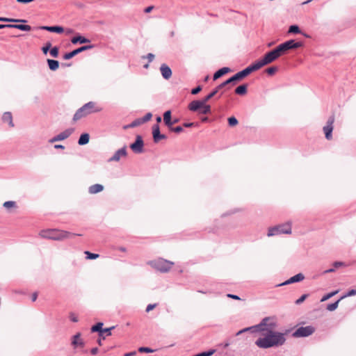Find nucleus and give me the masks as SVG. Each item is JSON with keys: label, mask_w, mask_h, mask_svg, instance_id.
<instances>
[{"label": "nucleus", "mask_w": 356, "mask_h": 356, "mask_svg": "<svg viewBox=\"0 0 356 356\" xmlns=\"http://www.w3.org/2000/svg\"><path fill=\"white\" fill-rule=\"evenodd\" d=\"M201 90H202V87L199 86L196 87L195 88H193L191 90V93L193 95H196V94L199 93Z\"/></svg>", "instance_id": "50"}, {"label": "nucleus", "mask_w": 356, "mask_h": 356, "mask_svg": "<svg viewBox=\"0 0 356 356\" xmlns=\"http://www.w3.org/2000/svg\"><path fill=\"white\" fill-rule=\"evenodd\" d=\"M104 186L101 184H96L90 186V193H97L102 191Z\"/></svg>", "instance_id": "30"}, {"label": "nucleus", "mask_w": 356, "mask_h": 356, "mask_svg": "<svg viewBox=\"0 0 356 356\" xmlns=\"http://www.w3.org/2000/svg\"><path fill=\"white\" fill-rule=\"evenodd\" d=\"M300 29L296 25H292L289 27V33H300Z\"/></svg>", "instance_id": "44"}, {"label": "nucleus", "mask_w": 356, "mask_h": 356, "mask_svg": "<svg viewBox=\"0 0 356 356\" xmlns=\"http://www.w3.org/2000/svg\"><path fill=\"white\" fill-rule=\"evenodd\" d=\"M193 123L191 122V123H184V127H191L193 126Z\"/></svg>", "instance_id": "64"}, {"label": "nucleus", "mask_w": 356, "mask_h": 356, "mask_svg": "<svg viewBox=\"0 0 356 356\" xmlns=\"http://www.w3.org/2000/svg\"><path fill=\"white\" fill-rule=\"evenodd\" d=\"M228 86L227 83H225V81L220 84L214 90H216L217 92L222 89L224 87Z\"/></svg>", "instance_id": "54"}, {"label": "nucleus", "mask_w": 356, "mask_h": 356, "mask_svg": "<svg viewBox=\"0 0 356 356\" xmlns=\"http://www.w3.org/2000/svg\"><path fill=\"white\" fill-rule=\"evenodd\" d=\"M338 292H339V291H338V290H337V291H332V292H331V293H327V294L325 295V296L322 298V299H321V302H324V301H325V300H327L330 299V298H332V296H335L336 294H337V293H338Z\"/></svg>", "instance_id": "39"}, {"label": "nucleus", "mask_w": 356, "mask_h": 356, "mask_svg": "<svg viewBox=\"0 0 356 356\" xmlns=\"http://www.w3.org/2000/svg\"><path fill=\"white\" fill-rule=\"evenodd\" d=\"M228 124L230 127H234L238 124V122L235 117H230L228 118Z\"/></svg>", "instance_id": "42"}, {"label": "nucleus", "mask_w": 356, "mask_h": 356, "mask_svg": "<svg viewBox=\"0 0 356 356\" xmlns=\"http://www.w3.org/2000/svg\"><path fill=\"white\" fill-rule=\"evenodd\" d=\"M136 355V351H132L124 354V356H135Z\"/></svg>", "instance_id": "58"}, {"label": "nucleus", "mask_w": 356, "mask_h": 356, "mask_svg": "<svg viewBox=\"0 0 356 356\" xmlns=\"http://www.w3.org/2000/svg\"><path fill=\"white\" fill-rule=\"evenodd\" d=\"M0 22H26V21L24 20V19H13V18H8V17H0Z\"/></svg>", "instance_id": "33"}, {"label": "nucleus", "mask_w": 356, "mask_h": 356, "mask_svg": "<svg viewBox=\"0 0 356 356\" xmlns=\"http://www.w3.org/2000/svg\"><path fill=\"white\" fill-rule=\"evenodd\" d=\"M89 142V134L84 133L80 136L78 143L80 145H83Z\"/></svg>", "instance_id": "27"}, {"label": "nucleus", "mask_w": 356, "mask_h": 356, "mask_svg": "<svg viewBox=\"0 0 356 356\" xmlns=\"http://www.w3.org/2000/svg\"><path fill=\"white\" fill-rule=\"evenodd\" d=\"M314 332L315 328L313 326L300 327L293 333V336L294 337H305L312 335Z\"/></svg>", "instance_id": "9"}, {"label": "nucleus", "mask_w": 356, "mask_h": 356, "mask_svg": "<svg viewBox=\"0 0 356 356\" xmlns=\"http://www.w3.org/2000/svg\"><path fill=\"white\" fill-rule=\"evenodd\" d=\"M230 71L229 67H222L218 70L213 75V80H216L223 76L224 74L228 73Z\"/></svg>", "instance_id": "26"}, {"label": "nucleus", "mask_w": 356, "mask_h": 356, "mask_svg": "<svg viewBox=\"0 0 356 356\" xmlns=\"http://www.w3.org/2000/svg\"><path fill=\"white\" fill-rule=\"evenodd\" d=\"M71 345L74 349H80L83 348L84 342L81 337L80 333H76L72 337Z\"/></svg>", "instance_id": "12"}, {"label": "nucleus", "mask_w": 356, "mask_h": 356, "mask_svg": "<svg viewBox=\"0 0 356 356\" xmlns=\"http://www.w3.org/2000/svg\"><path fill=\"white\" fill-rule=\"evenodd\" d=\"M147 264L152 268L163 273H165L170 270L174 265L173 262L162 258H159L154 261H150Z\"/></svg>", "instance_id": "4"}, {"label": "nucleus", "mask_w": 356, "mask_h": 356, "mask_svg": "<svg viewBox=\"0 0 356 356\" xmlns=\"http://www.w3.org/2000/svg\"><path fill=\"white\" fill-rule=\"evenodd\" d=\"M143 123L144 122H143V120L141 118H139V119H136L134 121H133L130 124L124 126V129L132 128V127L139 126Z\"/></svg>", "instance_id": "32"}, {"label": "nucleus", "mask_w": 356, "mask_h": 356, "mask_svg": "<svg viewBox=\"0 0 356 356\" xmlns=\"http://www.w3.org/2000/svg\"><path fill=\"white\" fill-rule=\"evenodd\" d=\"M89 49V45H84L83 47H81L79 48H77L70 52H68V53H66L64 56H63V58L65 60H69V59H71L72 58H73L74 56H76L77 54H79V53L83 51H86V50H88Z\"/></svg>", "instance_id": "14"}, {"label": "nucleus", "mask_w": 356, "mask_h": 356, "mask_svg": "<svg viewBox=\"0 0 356 356\" xmlns=\"http://www.w3.org/2000/svg\"><path fill=\"white\" fill-rule=\"evenodd\" d=\"M227 297L234 300H240V298L238 296L233 294H227Z\"/></svg>", "instance_id": "56"}, {"label": "nucleus", "mask_w": 356, "mask_h": 356, "mask_svg": "<svg viewBox=\"0 0 356 356\" xmlns=\"http://www.w3.org/2000/svg\"><path fill=\"white\" fill-rule=\"evenodd\" d=\"M152 135H153L154 141L155 143H158L161 140L166 138V136L165 135L161 134L159 126L158 124H155L153 126Z\"/></svg>", "instance_id": "15"}, {"label": "nucleus", "mask_w": 356, "mask_h": 356, "mask_svg": "<svg viewBox=\"0 0 356 356\" xmlns=\"http://www.w3.org/2000/svg\"><path fill=\"white\" fill-rule=\"evenodd\" d=\"M256 332L259 336L255 344L260 348L267 349L284 344L286 333L277 332V323L273 317L264 318L259 324L255 325Z\"/></svg>", "instance_id": "1"}, {"label": "nucleus", "mask_w": 356, "mask_h": 356, "mask_svg": "<svg viewBox=\"0 0 356 356\" xmlns=\"http://www.w3.org/2000/svg\"><path fill=\"white\" fill-rule=\"evenodd\" d=\"M18 3H28L33 2L34 0H16Z\"/></svg>", "instance_id": "57"}, {"label": "nucleus", "mask_w": 356, "mask_h": 356, "mask_svg": "<svg viewBox=\"0 0 356 356\" xmlns=\"http://www.w3.org/2000/svg\"><path fill=\"white\" fill-rule=\"evenodd\" d=\"M147 58L149 62H152L154 58V55L152 53H149L147 55Z\"/></svg>", "instance_id": "55"}, {"label": "nucleus", "mask_w": 356, "mask_h": 356, "mask_svg": "<svg viewBox=\"0 0 356 356\" xmlns=\"http://www.w3.org/2000/svg\"><path fill=\"white\" fill-rule=\"evenodd\" d=\"M200 113L202 114H208L211 113V107L209 105L206 104V103L204 104L203 106H202L201 108L200 109Z\"/></svg>", "instance_id": "34"}, {"label": "nucleus", "mask_w": 356, "mask_h": 356, "mask_svg": "<svg viewBox=\"0 0 356 356\" xmlns=\"http://www.w3.org/2000/svg\"><path fill=\"white\" fill-rule=\"evenodd\" d=\"M9 28L17 29L23 31H30L31 30V26L25 24H10Z\"/></svg>", "instance_id": "24"}, {"label": "nucleus", "mask_w": 356, "mask_h": 356, "mask_svg": "<svg viewBox=\"0 0 356 356\" xmlns=\"http://www.w3.org/2000/svg\"><path fill=\"white\" fill-rule=\"evenodd\" d=\"M152 116V114L150 113H148L141 119L143 120V122L145 123L149 121L151 119Z\"/></svg>", "instance_id": "49"}, {"label": "nucleus", "mask_w": 356, "mask_h": 356, "mask_svg": "<svg viewBox=\"0 0 356 356\" xmlns=\"http://www.w3.org/2000/svg\"><path fill=\"white\" fill-rule=\"evenodd\" d=\"M70 318L72 322H77L78 321V317L74 314L72 313L70 315Z\"/></svg>", "instance_id": "53"}, {"label": "nucleus", "mask_w": 356, "mask_h": 356, "mask_svg": "<svg viewBox=\"0 0 356 356\" xmlns=\"http://www.w3.org/2000/svg\"><path fill=\"white\" fill-rule=\"evenodd\" d=\"M102 110V107L97 102H90V113H97Z\"/></svg>", "instance_id": "29"}, {"label": "nucleus", "mask_w": 356, "mask_h": 356, "mask_svg": "<svg viewBox=\"0 0 356 356\" xmlns=\"http://www.w3.org/2000/svg\"><path fill=\"white\" fill-rule=\"evenodd\" d=\"M131 149L136 153H141L143 147V140L140 136H136V141L130 145Z\"/></svg>", "instance_id": "13"}, {"label": "nucleus", "mask_w": 356, "mask_h": 356, "mask_svg": "<svg viewBox=\"0 0 356 356\" xmlns=\"http://www.w3.org/2000/svg\"><path fill=\"white\" fill-rule=\"evenodd\" d=\"M54 148L55 149H64L65 147L62 145H55Z\"/></svg>", "instance_id": "63"}, {"label": "nucleus", "mask_w": 356, "mask_h": 356, "mask_svg": "<svg viewBox=\"0 0 356 356\" xmlns=\"http://www.w3.org/2000/svg\"><path fill=\"white\" fill-rule=\"evenodd\" d=\"M280 234H291V222H286L282 225H280L275 227H270L268 232V236H273Z\"/></svg>", "instance_id": "6"}, {"label": "nucleus", "mask_w": 356, "mask_h": 356, "mask_svg": "<svg viewBox=\"0 0 356 356\" xmlns=\"http://www.w3.org/2000/svg\"><path fill=\"white\" fill-rule=\"evenodd\" d=\"M99 257V254L90 252V259H95Z\"/></svg>", "instance_id": "59"}, {"label": "nucleus", "mask_w": 356, "mask_h": 356, "mask_svg": "<svg viewBox=\"0 0 356 356\" xmlns=\"http://www.w3.org/2000/svg\"><path fill=\"white\" fill-rule=\"evenodd\" d=\"M50 55L54 58H57L59 54V49L57 47H52L50 51Z\"/></svg>", "instance_id": "40"}, {"label": "nucleus", "mask_w": 356, "mask_h": 356, "mask_svg": "<svg viewBox=\"0 0 356 356\" xmlns=\"http://www.w3.org/2000/svg\"><path fill=\"white\" fill-rule=\"evenodd\" d=\"M277 71L278 67L276 66L270 67L266 70V72L270 76L274 75Z\"/></svg>", "instance_id": "37"}, {"label": "nucleus", "mask_w": 356, "mask_h": 356, "mask_svg": "<svg viewBox=\"0 0 356 356\" xmlns=\"http://www.w3.org/2000/svg\"><path fill=\"white\" fill-rule=\"evenodd\" d=\"M355 295H356V289H351V290L348 291V292L347 293L346 295L342 296L341 298V299H343V298L348 297V296H353Z\"/></svg>", "instance_id": "48"}, {"label": "nucleus", "mask_w": 356, "mask_h": 356, "mask_svg": "<svg viewBox=\"0 0 356 356\" xmlns=\"http://www.w3.org/2000/svg\"><path fill=\"white\" fill-rule=\"evenodd\" d=\"M71 42L74 44H76L77 43L83 44V43L89 42V39H88L85 37L81 36V35H77V36L73 37L71 40Z\"/></svg>", "instance_id": "23"}, {"label": "nucleus", "mask_w": 356, "mask_h": 356, "mask_svg": "<svg viewBox=\"0 0 356 356\" xmlns=\"http://www.w3.org/2000/svg\"><path fill=\"white\" fill-rule=\"evenodd\" d=\"M42 30H46L49 32L56 33H62L64 31V29L62 26H43L40 27Z\"/></svg>", "instance_id": "18"}, {"label": "nucleus", "mask_w": 356, "mask_h": 356, "mask_svg": "<svg viewBox=\"0 0 356 356\" xmlns=\"http://www.w3.org/2000/svg\"><path fill=\"white\" fill-rule=\"evenodd\" d=\"M249 330H252L253 332H256V327H255V326H252V327H246V328H244V329H243V330H239V331L236 333V336H238V335L241 334L242 333L245 332H248V331H249Z\"/></svg>", "instance_id": "41"}, {"label": "nucleus", "mask_w": 356, "mask_h": 356, "mask_svg": "<svg viewBox=\"0 0 356 356\" xmlns=\"http://www.w3.org/2000/svg\"><path fill=\"white\" fill-rule=\"evenodd\" d=\"M252 72H254V71L250 65V66H248L243 70L236 73L233 76H232L230 79L225 81V83H227L228 86L227 89H229L232 87V86H234L236 84V81L242 80L243 79H244L245 77L248 76Z\"/></svg>", "instance_id": "5"}, {"label": "nucleus", "mask_w": 356, "mask_h": 356, "mask_svg": "<svg viewBox=\"0 0 356 356\" xmlns=\"http://www.w3.org/2000/svg\"><path fill=\"white\" fill-rule=\"evenodd\" d=\"M127 156V149L126 147H122L120 149H118L114 155L109 159V161H119L121 158L126 157Z\"/></svg>", "instance_id": "16"}, {"label": "nucleus", "mask_w": 356, "mask_h": 356, "mask_svg": "<svg viewBox=\"0 0 356 356\" xmlns=\"http://www.w3.org/2000/svg\"><path fill=\"white\" fill-rule=\"evenodd\" d=\"M2 120L4 122H8L11 127H14L13 117L10 112H5L2 116Z\"/></svg>", "instance_id": "22"}, {"label": "nucleus", "mask_w": 356, "mask_h": 356, "mask_svg": "<svg viewBox=\"0 0 356 356\" xmlns=\"http://www.w3.org/2000/svg\"><path fill=\"white\" fill-rule=\"evenodd\" d=\"M305 278L304 275L302 273H298L293 277H291L289 280L286 281L284 283L282 284L281 285H285L288 284H291L297 282H300L303 280Z\"/></svg>", "instance_id": "20"}, {"label": "nucleus", "mask_w": 356, "mask_h": 356, "mask_svg": "<svg viewBox=\"0 0 356 356\" xmlns=\"http://www.w3.org/2000/svg\"><path fill=\"white\" fill-rule=\"evenodd\" d=\"M113 328H114V327L113 326V327H109V328L102 329V330H101V332L99 334V337H102V339H105V335L106 336L111 335V330H113Z\"/></svg>", "instance_id": "31"}, {"label": "nucleus", "mask_w": 356, "mask_h": 356, "mask_svg": "<svg viewBox=\"0 0 356 356\" xmlns=\"http://www.w3.org/2000/svg\"><path fill=\"white\" fill-rule=\"evenodd\" d=\"M156 307V304H149L147 305L146 308V312H149L151 310L154 309Z\"/></svg>", "instance_id": "52"}, {"label": "nucleus", "mask_w": 356, "mask_h": 356, "mask_svg": "<svg viewBox=\"0 0 356 356\" xmlns=\"http://www.w3.org/2000/svg\"><path fill=\"white\" fill-rule=\"evenodd\" d=\"M204 104V102L203 100H202V101L195 100V101L191 102L189 104L188 108H189V110H191L192 111H197L201 108L202 106H203Z\"/></svg>", "instance_id": "19"}, {"label": "nucleus", "mask_w": 356, "mask_h": 356, "mask_svg": "<svg viewBox=\"0 0 356 356\" xmlns=\"http://www.w3.org/2000/svg\"><path fill=\"white\" fill-rule=\"evenodd\" d=\"M342 265H343V263H341V262H338V261H337V262H335V263L334 264V267H336V268H338V267H339V266H341Z\"/></svg>", "instance_id": "62"}, {"label": "nucleus", "mask_w": 356, "mask_h": 356, "mask_svg": "<svg viewBox=\"0 0 356 356\" xmlns=\"http://www.w3.org/2000/svg\"><path fill=\"white\" fill-rule=\"evenodd\" d=\"M163 121L168 128H171L172 120H171V111H167L163 114Z\"/></svg>", "instance_id": "25"}, {"label": "nucleus", "mask_w": 356, "mask_h": 356, "mask_svg": "<svg viewBox=\"0 0 356 356\" xmlns=\"http://www.w3.org/2000/svg\"><path fill=\"white\" fill-rule=\"evenodd\" d=\"M169 129L172 131V132H175V133H177V134H179L181 132L183 131V127H181V126H178V127H173L172 126H171V128H169Z\"/></svg>", "instance_id": "45"}, {"label": "nucleus", "mask_w": 356, "mask_h": 356, "mask_svg": "<svg viewBox=\"0 0 356 356\" xmlns=\"http://www.w3.org/2000/svg\"><path fill=\"white\" fill-rule=\"evenodd\" d=\"M282 55L279 48L277 47L273 50L268 52L264 55V56L256 61L255 63H252L251 65L252 69L254 71H257L264 67V65H268L275 60H277L279 57H280Z\"/></svg>", "instance_id": "2"}, {"label": "nucleus", "mask_w": 356, "mask_h": 356, "mask_svg": "<svg viewBox=\"0 0 356 356\" xmlns=\"http://www.w3.org/2000/svg\"><path fill=\"white\" fill-rule=\"evenodd\" d=\"M40 236L43 238L60 241L63 240L65 238L74 237L76 236V234L63 230L48 229L42 231L40 232Z\"/></svg>", "instance_id": "3"}, {"label": "nucleus", "mask_w": 356, "mask_h": 356, "mask_svg": "<svg viewBox=\"0 0 356 356\" xmlns=\"http://www.w3.org/2000/svg\"><path fill=\"white\" fill-rule=\"evenodd\" d=\"M160 71L165 79H169L172 76V70L166 64L161 65Z\"/></svg>", "instance_id": "17"}, {"label": "nucleus", "mask_w": 356, "mask_h": 356, "mask_svg": "<svg viewBox=\"0 0 356 356\" xmlns=\"http://www.w3.org/2000/svg\"><path fill=\"white\" fill-rule=\"evenodd\" d=\"M102 326H103L102 323H98L96 325H93L90 330L92 332H98L99 334L101 332V330H102V329H103Z\"/></svg>", "instance_id": "38"}, {"label": "nucleus", "mask_w": 356, "mask_h": 356, "mask_svg": "<svg viewBox=\"0 0 356 356\" xmlns=\"http://www.w3.org/2000/svg\"><path fill=\"white\" fill-rule=\"evenodd\" d=\"M235 93L239 95H244L247 93V85L243 84L238 86L235 90Z\"/></svg>", "instance_id": "28"}, {"label": "nucleus", "mask_w": 356, "mask_h": 356, "mask_svg": "<svg viewBox=\"0 0 356 356\" xmlns=\"http://www.w3.org/2000/svg\"><path fill=\"white\" fill-rule=\"evenodd\" d=\"M335 121V117L334 115L330 116L328 118L326 125L323 127V132L325 134V138L328 140L332 139V131L334 129V122Z\"/></svg>", "instance_id": "8"}, {"label": "nucleus", "mask_w": 356, "mask_h": 356, "mask_svg": "<svg viewBox=\"0 0 356 356\" xmlns=\"http://www.w3.org/2000/svg\"><path fill=\"white\" fill-rule=\"evenodd\" d=\"M307 296V295H306V294L302 295L299 299H298L296 301V303L298 305L302 303L306 299Z\"/></svg>", "instance_id": "51"}, {"label": "nucleus", "mask_w": 356, "mask_h": 356, "mask_svg": "<svg viewBox=\"0 0 356 356\" xmlns=\"http://www.w3.org/2000/svg\"><path fill=\"white\" fill-rule=\"evenodd\" d=\"M341 300V299L340 298L339 300H338L335 302L327 305V309L330 311V312L334 311L338 307L339 302H340Z\"/></svg>", "instance_id": "36"}, {"label": "nucleus", "mask_w": 356, "mask_h": 356, "mask_svg": "<svg viewBox=\"0 0 356 356\" xmlns=\"http://www.w3.org/2000/svg\"><path fill=\"white\" fill-rule=\"evenodd\" d=\"M3 206L6 209H9L10 208H16L17 204L15 201H6L3 203Z\"/></svg>", "instance_id": "35"}, {"label": "nucleus", "mask_w": 356, "mask_h": 356, "mask_svg": "<svg viewBox=\"0 0 356 356\" xmlns=\"http://www.w3.org/2000/svg\"><path fill=\"white\" fill-rule=\"evenodd\" d=\"M89 113V102L86 103L82 107L79 108L73 117L74 122L81 119L83 117L87 115Z\"/></svg>", "instance_id": "11"}, {"label": "nucleus", "mask_w": 356, "mask_h": 356, "mask_svg": "<svg viewBox=\"0 0 356 356\" xmlns=\"http://www.w3.org/2000/svg\"><path fill=\"white\" fill-rule=\"evenodd\" d=\"M138 352L140 353H154L155 352V350H153L150 348H147V347H140L138 348Z\"/></svg>", "instance_id": "43"}, {"label": "nucleus", "mask_w": 356, "mask_h": 356, "mask_svg": "<svg viewBox=\"0 0 356 356\" xmlns=\"http://www.w3.org/2000/svg\"><path fill=\"white\" fill-rule=\"evenodd\" d=\"M48 67L51 71H56L59 67V62L56 60L47 59Z\"/></svg>", "instance_id": "21"}, {"label": "nucleus", "mask_w": 356, "mask_h": 356, "mask_svg": "<svg viewBox=\"0 0 356 356\" xmlns=\"http://www.w3.org/2000/svg\"><path fill=\"white\" fill-rule=\"evenodd\" d=\"M37 298H38V293H33L32 295V297H31L32 301L35 302L37 300Z\"/></svg>", "instance_id": "61"}, {"label": "nucleus", "mask_w": 356, "mask_h": 356, "mask_svg": "<svg viewBox=\"0 0 356 356\" xmlns=\"http://www.w3.org/2000/svg\"><path fill=\"white\" fill-rule=\"evenodd\" d=\"M74 129L73 128H69L65 131L60 132L59 134L53 137L49 140V143H53L56 141H60L67 138L73 132Z\"/></svg>", "instance_id": "10"}, {"label": "nucleus", "mask_w": 356, "mask_h": 356, "mask_svg": "<svg viewBox=\"0 0 356 356\" xmlns=\"http://www.w3.org/2000/svg\"><path fill=\"white\" fill-rule=\"evenodd\" d=\"M217 94L216 90H213L211 93H209L204 99H202L204 103H207L210 99H211L213 97H214Z\"/></svg>", "instance_id": "46"}, {"label": "nucleus", "mask_w": 356, "mask_h": 356, "mask_svg": "<svg viewBox=\"0 0 356 356\" xmlns=\"http://www.w3.org/2000/svg\"><path fill=\"white\" fill-rule=\"evenodd\" d=\"M303 45L302 42H296L293 40H288L279 46L277 47L280 50L282 55L285 54L288 50L292 49H297Z\"/></svg>", "instance_id": "7"}, {"label": "nucleus", "mask_w": 356, "mask_h": 356, "mask_svg": "<svg viewBox=\"0 0 356 356\" xmlns=\"http://www.w3.org/2000/svg\"><path fill=\"white\" fill-rule=\"evenodd\" d=\"M154 7L153 6H148L145 9V13H150L152 10H153Z\"/></svg>", "instance_id": "60"}, {"label": "nucleus", "mask_w": 356, "mask_h": 356, "mask_svg": "<svg viewBox=\"0 0 356 356\" xmlns=\"http://www.w3.org/2000/svg\"><path fill=\"white\" fill-rule=\"evenodd\" d=\"M51 47V42H48L45 44V45L42 48V51L44 54H47V52L49 51L50 48Z\"/></svg>", "instance_id": "47"}]
</instances>
